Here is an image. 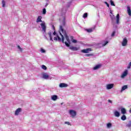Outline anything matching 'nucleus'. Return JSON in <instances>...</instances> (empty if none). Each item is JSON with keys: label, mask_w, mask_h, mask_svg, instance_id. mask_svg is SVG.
I'll list each match as a JSON object with an SVG mask.
<instances>
[{"label": "nucleus", "mask_w": 131, "mask_h": 131, "mask_svg": "<svg viewBox=\"0 0 131 131\" xmlns=\"http://www.w3.org/2000/svg\"><path fill=\"white\" fill-rule=\"evenodd\" d=\"M59 30L61 31L62 33H63V35H62L61 33H60V35L61 37V40L62 43H65L66 46L69 48L70 47V39H69V36L67 35V32L66 30H64V29H63V26H60ZM64 36L67 40V41L64 42Z\"/></svg>", "instance_id": "nucleus-1"}, {"label": "nucleus", "mask_w": 131, "mask_h": 131, "mask_svg": "<svg viewBox=\"0 0 131 131\" xmlns=\"http://www.w3.org/2000/svg\"><path fill=\"white\" fill-rule=\"evenodd\" d=\"M69 114L72 116V118H74V117L76 116V112L74 111L73 110H70Z\"/></svg>", "instance_id": "nucleus-2"}, {"label": "nucleus", "mask_w": 131, "mask_h": 131, "mask_svg": "<svg viewBox=\"0 0 131 131\" xmlns=\"http://www.w3.org/2000/svg\"><path fill=\"white\" fill-rule=\"evenodd\" d=\"M92 48H88L86 49H83L81 51V53H84V54H88L90 52H92Z\"/></svg>", "instance_id": "nucleus-3"}, {"label": "nucleus", "mask_w": 131, "mask_h": 131, "mask_svg": "<svg viewBox=\"0 0 131 131\" xmlns=\"http://www.w3.org/2000/svg\"><path fill=\"white\" fill-rule=\"evenodd\" d=\"M126 45H127V39H126V38H124L122 42V47H125Z\"/></svg>", "instance_id": "nucleus-4"}, {"label": "nucleus", "mask_w": 131, "mask_h": 131, "mask_svg": "<svg viewBox=\"0 0 131 131\" xmlns=\"http://www.w3.org/2000/svg\"><path fill=\"white\" fill-rule=\"evenodd\" d=\"M41 27L44 32H46V30L47 29V27L46 26V24L45 23H41L40 24Z\"/></svg>", "instance_id": "nucleus-5"}, {"label": "nucleus", "mask_w": 131, "mask_h": 131, "mask_svg": "<svg viewBox=\"0 0 131 131\" xmlns=\"http://www.w3.org/2000/svg\"><path fill=\"white\" fill-rule=\"evenodd\" d=\"M70 50H71L72 51H78L79 50V48L76 47H73L71 46L69 48Z\"/></svg>", "instance_id": "nucleus-6"}, {"label": "nucleus", "mask_w": 131, "mask_h": 131, "mask_svg": "<svg viewBox=\"0 0 131 131\" xmlns=\"http://www.w3.org/2000/svg\"><path fill=\"white\" fill-rule=\"evenodd\" d=\"M113 86H114V84H108L106 85V89L107 90H111V89L113 88Z\"/></svg>", "instance_id": "nucleus-7"}, {"label": "nucleus", "mask_w": 131, "mask_h": 131, "mask_svg": "<svg viewBox=\"0 0 131 131\" xmlns=\"http://www.w3.org/2000/svg\"><path fill=\"white\" fill-rule=\"evenodd\" d=\"M22 111V109L21 108H17L15 112V115H19L20 112Z\"/></svg>", "instance_id": "nucleus-8"}, {"label": "nucleus", "mask_w": 131, "mask_h": 131, "mask_svg": "<svg viewBox=\"0 0 131 131\" xmlns=\"http://www.w3.org/2000/svg\"><path fill=\"white\" fill-rule=\"evenodd\" d=\"M114 114L115 117H119L120 116V113L117 111H115Z\"/></svg>", "instance_id": "nucleus-9"}, {"label": "nucleus", "mask_w": 131, "mask_h": 131, "mask_svg": "<svg viewBox=\"0 0 131 131\" xmlns=\"http://www.w3.org/2000/svg\"><path fill=\"white\" fill-rule=\"evenodd\" d=\"M68 86V85L64 83H61L59 84V88H67Z\"/></svg>", "instance_id": "nucleus-10"}, {"label": "nucleus", "mask_w": 131, "mask_h": 131, "mask_svg": "<svg viewBox=\"0 0 131 131\" xmlns=\"http://www.w3.org/2000/svg\"><path fill=\"white\" fill-rule=\"evenodd\" d=\"M126 75H127V70H126L122 74V75L121 76V77H122V78H124V77H125V76H126Z\"/></svg>", "instance_id": "nucleus-11"}, {"label": "nucleus", "mask_w": 131, "mask_h": 131, "mask_svg": "<svg viewBox=\"0 0 131 131\" xmlns=\"http://www.w3.org/2000/svg\"><path fill=\"white\" fill-rule=\"evenodd\" d=\"M101 64L96 65L95 67L93 68V70H97V69H100V68H101Z\"/></svg>", "instance_id": "nucleus-12"}, {"label": "nucleus", "mask_w": 131, "mask_h": 131, "mask_svg": "<svg viewBox=\"0 0 131 131\" xmlns=\"http://www.w3.org/2000/svg\"><path fill=\"white\" fill-rule=\"evenodd\" d=\"M127 12L128 15H129V16H131V10H130V7H129V6H128L127 7Z\"/></svg>", "instance_id": "nucleus-13"}, {"label": "nucleus", "mask_w": 131, "mask_h": 131, "mask_svg": "<svg viewBox=\"0 0 131 131\" xmlns=\"http://www.w3.org/2000/svg\"><path fill=\"white\" fill-rule=\"evenodd\" d=\"M121 113L123 115L126 114V110L125 108H121Z\"/></svg>", "instance_id": "nucleus-14"}, {"label": "nucleus", "mask_w": 131, "mask_h": 131, "mask_svg": "<svg viewBox=\"0 0 131 131\" xmlns=\"http://www.w3.org/2000/svg\"><path fill=\"white\" fill-rule=\"evenodd\" d=\"M53 33L51 31H49L48 33V35H49V37H50V40H51L52 41H53V37H52V34Z\"/></svg>", "instance_id": "nucleus-15"}, {"label": "nucleus", "mask_w": 131, "mask_h": 131, "mask_svg": "<svg viewBox=\"0 0 131 131\" xmlns=\"http://www.w3.org/2000/svg\"><path fill=\"white\" fill-rule=\"evenodd\" d=\"M42 78H44V79H48V78H49L48 74L47 73L43 74Z\"/></svg>", "instance_id": "nucleus-16"}, {"label": "nucleus", "mask_w": 131, "mask_h": 131, "mask_svg": "<svg viewBox=\"0 0 131 131\" xmlns=\"http://www.w3.org/2000/svg\"><path fill=\"white\" fill-rule=\"evenodd\" d=\"M116 18V24H119V14H117Z\"/></svg>", "instance_id": "nucleus-17"}, {"label": "nucleus", "mask_w": 131, "mask_h": 131, "mask_svg": "<svg viewBox=\"0 0 131 131\" xmlns=\"http://www.w3.org/2000/svg\"><path fill=\"white\" fill-rule=\"evenodd\" d=\"M51 99L53 101H56L57 99H58V96L57 95H53L51 96Z\"/></svg>", "instance_id": "nucleus-18"}, {"label": "nucleus", "mask_w": 131, "mask_h": 131, "mask_svg": "<svg viewBox=\"0 0 131 131\" xmlns=\"http://www.w3.org/2000/svg\"><path fill=\"white\" fill-rule=\"evenodd\" d=\"M126 89H127V85H124L122 86V89L121 90V92L122 93V92H123V91H125V90H126Z\"/></svg>", "instance_id": "nucleus-19"}, {"label": "nucleus", "mask_w": 131, "mask_h": 131, "mask_svg": "<svg viewBox=\"0 0 131 131\" xmlns=\"http://www.w3.org/2000/svg\"><path fill=\"white\" fill-rule=\"evenodd\" d=\"M54 40H58V41H61V38L57 35V37H55L54 38Z\"/></svg>", "instance_id": "nucleus-20"}, {"label": "nucleus", "mask_w": 131, "mask_h": 131, "mask_svg": "<svg viewBox=\"0 0 131 131\" xmlns=\"http://www.w3.org/2000/svg\"><path fill=\"white\" fill-rule=\"evenodd\" d=\"M41 16H39L36 20L37 23H38V22H42L41 21Z\"/></svg>", "instance_id": "nucleus-21"}, {"label": "nucleus", "mask_w": 131, "mask_h": 131, "mask_svg": "<svg viewBox=\"0 0 131 131\" xmlns=\"http://www.w3.org/2000/svg\"><path fill=\"white\" fill-rule=\"evenodd\" d=\"M121 119L122 120H126V116L124 115H123L121 117Z\"/></svg>", "instance_id": "nucleus-22"}, {"label": "nucleus", "mask_w": 131, "mask_h": 131, "mask_svg": "<svg viewBox=\"0 0 131 131\" xmlns=\"http://www.w3.org/2000/svg\"><path fill=\"white\" fill-rule=\"evenodd\" d=\"M2 7L3 8H5V7H6V1H5V0L2 1Z\"/></svg>", "instance_id": "nucleus-23"}, {"label": "nucleus", "mask_w": 131, "mask_h": 131, "mask_svg": "<svg viewBox=\"0 0 131 131\" xmlns=\"http://www.w3.org/2000/svg\"><path fill=\"white\" fill-rule=\"evenodd\" d=\"M126 126H127V127H130V126H131V121H129L128 122V123L126 124Z\"/></svg>", "instance_id": "nucleus-24"}, {"label": "nucleus", "mask_w": 131, "mask_h": 131, "mask_svg": "<svg viewBox=\"0 0 131 131\" xmlns=\"http://www.w3.org/2000/svg\"><path fill=\"white\" fill-rule=\"evenodd\" d=\"M111 126H112V124H111V123H108L107 124V127L108 128H110V127H111Z\"/></svg>", "instance_id": "nucleus-25"}, {"label": "nucleus", "mask_w": 131, "mask_h": 131, "mask_svg": "<svg viewBox=\"0 0 131 131\" xmlns=\"http://www.w3.org/2000/svg\"><path fill=\"white\" fill-rule=\"evenodd\" d=\"M86 31L89 33L93 32V29H86Z\"/></svg>", "instance_id": "nucleus-26"}, {"label": "nucleus", "mask_w": 131, "mask_h": 131, "mask_svg": "<svg viewBox=\"0 0 131 131\" xmlns=\"http://www.w3.org/2000/svg\"><path fill=\"white\" fill-rule=\"evenodd\" d=\"M110 3L111 6H113L114 7H115V4H114V2H113V1L111 0Z\"/></svg>", "instance_id": "nucleus-27"}, {"label": "nucleus", "mask_w": 131, "mask_h": 131, "mask_svg": "<svg viewBox=\"0 0 131 131\" xmlns=\"http://www.w3.org/2000/svg\"><path fill=\"white\" fill-rule=\"evenodd\" d=\"M47 13V10H46V8L43 9L42 14L43 15H46Z\"/></svg>", "instance_id": "nucleus-28"}, {"label": "nucleus", "mask_w": 131, "mask_h": 131, "mask_svg": "<svg viewBox=\"0 0 131 131\" xmlns=\"http://www.w3.org/2000/svg\"><path fill=\"white\" fill-rule=\"evenodd\" d=\"M42 69H43L44 70H47V66L45 65H42L41 66Z\"/></svg>", "instance_id": "nucleus-29"}, {"label": "nucleus", "mask_w": 131, "mask_h": 131, "mask_svg": "<svg viewBox=\"0 0 131 131\" xmlns=\"http://www.w3.org/2000/svg\"><path fill=\"white\" fill-rule=\"evenodd\" d=\"M83 18H86L88 17V13H85L83 15Z\"/></svg>", "instance_id": "nucleus-30"}, {"label": "nucleus", "mask_w": 131, "mask_h": 131, "mask_svg": "<svg viewBox=\"0 0 131 131\" xmlns=\"http://www.w3.org/2000/svg\"><path fill=\"white\" fill-rule=\"evenodd\" d=\"M17 48L18 49H19V51H20L21 52L23 51V49L21 48V47H20V46H17Z\"/></svg>", "instance_id": "nucleus-31"}, {"label": "nucleus", "mask_w": 131, "mask_h": 131, "mask_svg": "<svg viewBox=\"0 0 131 131\" xmlns=\"http://www.w3.org/2000/svg\"><path fill=\"white\" fill-rule=\"evenodd\" d=\"M116 32L115 31H114L111 35V36L113 37L115 35Z\"/></svg>", "instance_id": "nucleus-32"}, {"label": "nucleus", "mask_w": 131, "mask_h": 131, "mask_svg": "<svg viewBox=\"0 0 131 131\" xmlns=\"http://www.w3.org/2000/svg\"><path fill=\"white\" fill-rule=\"evenodd\" d=\"M108 42H109L108 41H106L105 42V43L103 44V46L105 47V46H106V45H107V43H108Z\"/></svg>", "instance_id": "nucleus-33"}, {"label": "nucleus", "mask_w": 131, "mask_h": 131, "mask_svg": "<svg viewBox=\"0 0 131 131\" xmlns=\"http://www.w3.org/2000/svg\"><path fill=\"white\" fill-rule=\"evenodd\" d=\"M93 54H86V57H90L91 56H93Z\"/></svg>", "instance_id": "nucleus-34"}, {"label": "nucleus", "mask_w": 131, "mask_h": 131, "mask_svg": "<svg viewBox=\"0 0 131 131\" xmlns=\"http://www.w3.org/2000/svg\"><path fill=\"white\" fill-rule=\"evenodd\" d=\"M72 42H73L74 43H76V42H77V40H75L74 39V40H73Z\"/></svg>", "instance_id": "nucleus-35"}, {"label": "nucleus", "mask_w": 131, "mask_h": 131, "mask_svg": "<svg viewBox=\"0 0 131 131\" xmlns=\"http://www.w3.org/2000/svg\"><path fill=\"white\" fill-rule=\"evenodd\" d=\"M41 53H46V50H45L43 49H41Z\"/></svg>", "instance_id": "nucleus-36"}, {"label": "nucleus", "mask_w": 131, "mask_h": 131, "mask_svg": "<svg viewBox=\"0 0 131 131\" xmlns=\"http://www.w3.org/2000/svg\"><path fill=\"white\" fill-rule=\"evenodd\" d=\"M65 124H68V125H70V122H65Z\"/></svg>", "instance_id": "nucleus-37"}, {"label": "nucleus", "mask_w": 131, "mask_h": 131, "mask_svg": "<svg viewBox=\"0 0 131 131\" xmlns=\"http://www.w3.org/2000/svg\"><path fill=\"white\" fill-rule=\"evenodd\" d=\"M105 4L106 5L107 7H108V8H109V7H110L109 4H108V3H107L106 2H105Z\"/></svg>", "instance_id": "nucleus-38"}, {"label": "nucleus", "mask_w": 131, "mask_h": 131, "mask_svg": "<svg viewBox=\"0 0 131 131\" xmlns=\"http://www.w3.org/2000/svg\"><path fill=\"white\" fill-rule=\"evenodd\" d=\"M65 24H66L65 21H62V25H63V26H65Z\"/></svg>", "instance_id": "nucleus-39"}, {"label": "nucleus", "mask_w": 131, "mask_h": 131, "mask_svg": "<svg viewBox=\"0 0 131 131\" xmlns=\"http://www.w3.org/2000/svg\"><path fill=\"white\" fill-rule=\"evenodd\" d=\"M108 102L109 103H112V101L111 100H110V99H108Z\"/></svg>", "instance_id": "nucleus-40"}, {"label": "nucleus", "mask_w": 131, "mask_h": 131, "mask_svg": "<svg viewBox=\"0 0 131 131\" xmlns=\"http://www.w3.org/2000/svg\"><path fill=\"white\" fill-rule=\"evenodd\" d=\"M71 39L72 41L74 39H73V36H71Z\"/></svg>", "instance_id": "nucleus-41"}, {"label": "nucleus", "mask_w": 131, "mask_h": 131, "mask_svg": "<svg viewBox=\"0 0 131 131\" xmlns=\"http://www.w3.org/2000/svg\"><path fill=\"white\" fill-rule=\"evenodd\" d=\"M131 66L128 65L127 69H129L130 68Z\"/></svg>", "instance_id": "nucleus-42"}, {"label": "nucleus", "mask_w": 131, "mask_h": 131, "mask_svg": "<svg viewBox=\"0 0 131 131\" xmlns=\"http://www.w3.org/2000/svg\"><path fill=\"white\" fill-rule=\"evenodd\" d=\"M53 35H56V32H54L53 33Z\"/></svg>", "instance_id": "nucleus-43"}, {"label": "nucleus", "mask_w": 131, "mask_h": 131, "mask_svg": "<svg viewBox=\"0 0 131 131\" xmlns=\"http://www.w3.org/2000/svg\"><path fill=\"white\" fill-rule=\"evenodd\" d=\"M128 64L129 65V66H131V62H130Z\"/></svg>", "instance_id": "nucleus-44"}, {"label": "nucleus", "mask_w": 131, "mask_h": 131, "mask_svg": "<svg viewBox=\"0 0 131 131\" xmlns=\"http://www.w3.org/2000/svg\"><path fill=\"white\" fill-rule=\"evenodd\" d=\"M111 14H112V12H111Z\"/></svg>", "instance_id": "nucleus-45"}]
</instances>
